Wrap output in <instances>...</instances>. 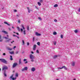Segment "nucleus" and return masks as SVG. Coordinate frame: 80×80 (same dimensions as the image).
Returning a JSON list of instances; mask_svg holds the SVG:
<instances>
[{
    "label": "nucleus",
    "instance_id": "1",
    "mask_svg": "<svg viewBox=\"0 0 80 80\" xmlns=\"http://www.w3.org/2000/svg\"><path fill=\"white\" fill-rule=\"evenodd\" d=\"M29 58L30 59H31V62H34V60L33 59H35V56H34L32 54H30L29 55Z\"/></svg>",
    "mask_w": 80,
    "mask_h": 80
},
{
    "label": "nucleus",
    "instance_id": "2",
    "mask_svg": "<svg viewBox=\"0 0 80 80\" xmlns=\"http://www.w3.org/2000/svg\"><path fill=\"white\" fill-rule=\"evenodd\" d=\"M0 61L1 62H2L4 63L7 64V62L6 61V60L4 59H0Z\"/></svg>",
    "mask_w": 80,
    "mask_h": 80
},
{
    "label": "nucleus",
    "instance_id": "3",
    "mask_svg": "<svg viewBox=\"0 0 80 80\" xmlns=\"http://www.w3.org/2000/svg\"><path fill=\"white\" fill-rule=\"evenodd\" d=\"M28 69V68L27 67H25L24 68L22 69L21 70L22 72H23L25 71V70H26L27 71V69Z\"/></svg>",
    "mask_w": 80,
    "mask_h": 80
},
{
    "label": "nucleus",
    "instance_id": "4",
    "mask_svg": "<svg viewBox=\"0 0 80 80\" xmlns=\"http://www.w3.org/2000/svg\"><path fill=\"white\" fill-rule=\"evenodd\" d=\"M8 70V67L7 66H4L2 68V70Z\"/></svg>",
    "mask_w": 80,
    "mask_h": 80
},
{
    "label": "nucleus",
    "instance_id": "5",
    "mask_svg": "<svg viewBox=\"0 0 80 80\" xmlns=\"http://www.w3.org/2000/svg\"><path fill=\"white\" fill-rule=\"evenodd\" d=\"M17 65H18V64L17 63H13L12 65V68H15V67H16Z\"/></svg>",
    "mask_w": 80,
    "mask_h": 80
},
{
    "label": "nucleus",
    "instance_id": "6",
    "mask_svg": "<svg viewBox=\"0 0 80 80\" xmlns=\"http://www.w3.org/2000/svg\"><path fill=\"white\" fill-rule=\"evenodd\" d=\"M36 48H37V45H36L35 44L33 46L32 49L33 50H35L36 49Z\"/></svg>",
    "mask_w": 80,
    "mask_h": 80
},
{
    "label": "nucleus",
    "instance_id": "7",
    "mask_svg": "<svg viewBox=\"0 0 80 80\" xmlns=\"http://www.w3.org/2000/svg\"><path fill=\"white\" fill-rule=\"evenodd\" d=\"M31 71L32 72H35V68H31Z\"/></svg>",
    "mask_w": 80,
    "mask_h": 80
},
{
    "label": "nucleus",
    "instance_id": "8",
    "mask_svg": "<svg viewBox=\"0 0 80 80\" xmlns=\"http://www.w3.org/2000/svg\"><path fill=\"white\" fill-rule=\"evenodd\" d=\"M3 41V39L2 38V36L0 35V42H2Z\"/></svg>",
    "mask_w": 80,
    "mask_h": 80
},
{
    "label": "nucleus",
    "instance_id": "9",
    "mask_svg": "<svg viewBox=\"0 0 80 80\" xmlns=\"http://www.w3.org/2000/svg\"><path fill=\"white\" fill-rule=\"evenodd\" d=\"M2 32H3V33H4L5 34H8V32H6L5 31H2Z\"/></svg>",
    "mask_w": 80,
    "mask_h": 80
},
{
    "label": "nucleus",
    "instance_id": "10",
    "mask_svg": "<svg viewBox=\"0 0 80 80\" xmlns=\"http://www.w3.org/2000/svg\"><path fill=\"white\" fill-rule=\"evenodd\" d=\"M62 69H63V68H64L65 70H67V67H66L65 66H63L62 67Z\"/></svg>",
    "mask_w": 80,
    "mask_h": 80
},
{
    "label": "nucleus",
    "instance_id": "11",
    "mask_svg": "<svg viewBox=\"0 0 80 80\" xmlns=\"http://www.w3.org/2000/svg\"><path fill=\"white\" fill-rule=\"evenodd\" d=\"M7 48L8 50H12V48H10L9 47H7Z\"/></svg>",
    "mask_w": 80,
    "mask_h": 80
},
{
    "label": "nucleus",
    "instance_id": "12",
    "mask_svg": "<svg viewBox=\"0 0 80 80\" xmlns=\"http://www.w3.org/2000/svg\"><path fill=\"white\" fill-rule=\"evenodd\" d=\"M36 35H37V36H40L41 35L40 34L38 33L37 32H36Z\"/></svg>",
    "mask_w": 80,
    "mask_h": 80
},
{
    "label": "nucleus",
    "instance_id": "13",
    "mask_svg": "<svg viewBox=\"0 0 80 80\" xmlns=\"http://www.w3.org/2000/svg\"><path fill=\"white\" fill-rule=\"evenodd\" d=\"M4 23L5 24H7L8 26H10V24H8V22H4Z\"/></svg>",
    "mask_w": 80,
    "mask_h": 80
},
{
    "label": "nucleus",
    "instance_id": "14",
    "mask_svg": "<svg viewBox=\"0 0 80 80\" xmlns=\"http://www.w3.org/2000/svg\"><path fill=\"white\" fill-rule=\"evenodd\" d=\"M71 64L72 66H74L75 65V62H72L71 63Z\"/></svg>",
    "mask_w": 80,
    "mask_h": 80
},
{
    "label": "nucleus",
    "instance_id": "15",
    "mask_svg": "<svg viewBox=\"0 0 80 80\" xmlns=\"http://www.w3.org/2000/svg\"><path fill=\"white\" fill-rule=\"evenodd\" d=\"M53 34L54 35H57V32H53Z\"/></svg>",
    "mask_w": 80,
    "mask_h": 80
},
{
    "label": "nucleus",
    "instance_id": "16",
    "mask_svg": "<svg viewBox=\"0 0 80 80\" xmlns=\"http://www.w3.org/2000/svg\"><path fill=\"white\" fill-rule=\"evenodd\" d=\"M26 31H25V30H24L23 32V33L24 34V35H26Z\"/></svg>",
    "mask_w": 80,
    "mask_h": 80
},
{
    "label": "nucleus",
    "instance_id": "17",
    "mask_svg": "<svg viewBox=\"0 0 80 80\" xmlns=\"http://www.w3.org/2000/svg\"><path fill=\"white\" fill-rule=\"evenodd\" d=\"M19 64H20L21 63H22V62H21V58H20L19 59Z\"/></svg>",
    "mask_w": 80,
    "mask_h": 80
},
{
    "label": "nucleus",
    "instance_id": "18",
    "mask_svg": "<svg viewBox=\"0 0 80 80\" xmlns=\"http://www.w3.org/2000/svg\"><path fill=\"white\" fill-rule=\"evenodd\" d=\"M38 5L39 6H41V5H42V4H41V3H40V2H38Z\"/></svg>",
    "mask_w": 80,
    "mask_h": 80
},
{
    "label": "nucleus",
    "instance_id": "19",
    "mask_svg": "<svg viewBox=\"0 0 80 80\" xmlns=\"http://www.w3.org/2000/svg\"><path fill=\"white\" fill-rule=\"evenodd\" d=\"M53 43L54 44V45H56V44H57V42L56 41H54L53 42Z\"/></svg>",
    "mask_w": 80,
    "mask_h": 80
},
{
    "label": "nucleus",
    "instance_id": "20",
    "mask_svg": "<svg viewBox=\"0 0 80 80\" xmlns=\"http://www.w3.org/2000/svg\"><path fill=\"white\" fill-rule=\"evenodd\" d=\"M9 53H10V54H14V52L12 51V52H10Z\"/></svg>",
    "mask_w": 80,
    "mask_h": 80
},
{
    "label": "nucleus",
    "instance_id": "21",
    "mask_svg": "<svg viewBox=\"0 0 80 80\" xmlns=\"http://www.w3.org/2000/svg\"><path fill=\"white\" fill-rule=\"evenodd\" d=\"M10 60H11V61L13 60V58H12V56H10Z\"/></svg>",
    "mask_w": 80,
    "mask_h": 80
},
{
    "label": "nucleus",
    "instance_id": "22",
    "mask_svg": "<svg viewBox=\"0 0 80 80\" xmlns=\"http://www.w3.org/2000/svg\"><path fill=\"white\" fill-rule=\"evenodd\" d=\"M15 77H18V73H16V74H15Z\"/></svg>",
    "mask_w": 80,
    "mask_h": 80
},
{
    "label": "nucleus",
    "instance_id": "23",
    "mask_svg": "<svg viewBox=\"0 0 80 80\" xmlns=\"http://www.w3.org/2000/svg\"><path fill=\"white\" fill-rule=\"evenodd\" d=\"M13 77V74L12 75V76H11V77H10V79H12Z\"/></svg>",
    "mask_w": 80,
    "mask_h": 80
},
{
    "label": "nucleus",
    "instance_id": "24",
    "mask_svg": "<svg viewBox=\"0 0 80 80\" xmlns=\"http://www.w3.org/2000/svg\"><path fill=\"white\" fill-rule=\"evenodd\" d=\"M54 7H58V5L56 4L54 6Z\"/></svg>",
    "mask_w": 80,
    "mask_h": 80
},
{
    "label": "nucleus",
    "instance_id": "25",
    "mask_svg": "<svg viewBox=\"0 0 80 80\" xmlns=\"http://www.w3.org/2000/svg\"><path fill=\"white\" fill-rule=\"evenodd\" d=\"M10 40H11V39H9L8 40H7L5 41V42H9Z\"/></svg>",
    "mask_w": 80,
    "mask_h": 80
},
{
    "label": "nucleus",
    "instance_id": "26",
    "mask_svg": "<svg viewBox=\"0 0 80 80\" xmlns=\"http://www.w3.org/2000/svg\"><path fill=\"white\" fill-rule=\"evenodd\" d=\"M58 56L57 55H55L53 56L54 58H56Z\"/></svg>",
    "mask_w": 80,
    "mask_h": 80
},
{
    "label": "nucleus",
    "instance_id": "27",
    "mask_svg": "<svg viewBox=\"0 0 80 80\" xmlns=\"http://www.w3.org/2000/svg\"><path fill=\"white\" fill-rule=\"evenodd\" d=\"M37 45H39V46L40 45V43L39 42H38L37 43Z\"/></svg>",
    "mask_w": 80,
    "mask_h": 80
},
{
    "label": "nucleus",
    "instance_id": "28",
    "mask_svg": "<svg viewBox=\"0 0 80 80\" xmlns=\"http://www.w3.org/2000/svg\"><path fill=\"white\" fill-rule=\"evenodd\" d=\"M38 18L39 19V20H40L41 21H42V19L40 17H38Z\"/></svg>",
    "mask_w": 80,
    "mask_h": 80
},
{
    "label": "nucleus",
    "instance_id": "29",
    "mask_svg": "<svg viewBox=\"0 0 80 80\" xmlns=\"http://www.w3.org/2000/svg\"><path fill=\"white\" fill-rule=\"evenodd\" d=\"M74 32L75 33H77L78 32V30H75L74 31Z\"/></svg>",
    "mask_w": 80,
    "mask_h": 80
},
{
    "label": "nucleus",
    "instance_id": "30",
    "mask_svg": "<svg viewBox=\"0 0 80 80\" xmlns=\"http://www.w3.org/2000/svg\"><path fill=\"white\" fill-rule=\"evenodd\" d=\"M17 29H18V31H20V28H19V27H18Z\"/></svg>",
    "mask_w": 80,
    "mask_h": 80
},
{
    "label": "nucleus",
    "instance_id": "31",
    "mask_svg": "<svg viewBox=\"0 0 80 80\" xmlns=\"http://www.w3.org/2000/svg\"><path fill=\"white\" fill-rule=\"evenodd\" d=\"M12 80H16V79H17V78H12Z\"/></svg>",
    "mask_w": 80,
    "mask_h": 80
},
{
    "label": "nucleus",
    "instance_id": "32",
    "mask_svg": "<svg viewBox=\"0 0 80 80\" xmlns=\"http://www.w3.org/2000/svg\"><path fill=\"white\" fill-rule=\"evenodd\" d=\"M40 3H43V0H39Z\"/></svg>",
    "mask_w": 80,
    "mask_h": 80
},
{
    "label": "nucleus",
    "instance_id": "33",
    "mask_svg": "<svg viewBox=\"0 0 80 80\" xmlns=\"http://www.w3.org/2000/svg\"><path fill=\"white\" fill-rule=\"evenodd\" d=\"M22 45H24V43H25V42H24V40H22Z\"/></svg>",
    "mask_w": 80,
    "mask_h": 80
},
{
    "label": "nucleus",
    "instance_id": "34",
    "mask_svg": "<svg viewBox=\"0 0 80 80\" xmlns=\"http://www.w3.org/2000/svg\"><path fill=\"white\" fill-rule=\"evenodd\" d=\"M22 26L23 29L24 30H25V28L24 27V26H23V25H22Z\"/></svg>",
    "mask_w": 80,
    "mask_h": 80
},
{
    "label": "nucleus",
    "instance_id": "35",
    "mask_svg": "<svg viewBox=\"0 0 80 80\" xmlns=\"http://www.w3.org/2000/svg\"><path fill=\"white\" fill-rule=\"evenodd\" d=\"M63 35H61V38H63Z\"/></svg>",
    "mask_w": 80,
    "mask_h": 80
},
{
    "label": "nucleus",
    "instance_id": "36",
    "mask_svg": "<svg viewBox=\"0 0 80 80\" xmlns=\"http://www.w3.org/2000/svg\"><path fill=\"white\" fill-rule=\"evenodd\" d=\"M36 52L37 53H39V51H38V50H36Z\"/></svg>",
    "mask_w": 80,
    "mask_h": 80
},
{
    "label": "nucleus",
    "instance_id": "37",
    "mask_svg": "<svg viewBox=\"0 0 80 80\" xmlns=\"http://www.w3.org/2000/svg\"><path fill=\"white\" fill-rule=\"evenodd\" d=\"M54 21L55 22H57V20L56 19H54Z\"/></svg>",
    "mask_w": 80,
    "mask_h": 80
},
{
    "label": "nucleus",
    "instance_id": "38",
    "mask_svg": "<svg viewBox=\"0 0 80 80\" xmlns=\"http://www.w3.org/2000/svg\"><path fill=\"white\" fill-rule=\"evenodd\" d=\"M35 41V37H33V41L34 42Z\"/></svg>",
    "mask_w": 80,
    "mask_h": 80
},
{
    "label": "nucleus",
    "instance_id": "39",
    "mask_svg": "<svg viewBox=\"0 0 80 80\" xmlns=\"http://www.w3.org/2000/svg\"><path fill=\"white\" fill-rule=\"evenodd\" d=\"M4 75L5 77H7V74L5 73H4Z\"/></svg>",
    "mask_w": 80,
    "mask_h": 80
},
{
    "label": "nucleus",
    "instance_id": "40",
    "mask_svg": "<svg viewBox=\"0 0 80 80\" xmlns=\"http://www.w3.org/2000/svg\"><path fill=\"white\" fill-rule=\"evenodd\" d=\"M4 38H5V39H7L8 38H7V37H4Z\"/></svg>",
    "mask_w": 80,
    "mask_h": 80
},
{
    "label": "nucleus",
    "instance_id": "41",
    "mask_svg": "<svg viewBox=\"0 0 80 80\" xmlns=\"http://www.w3.org/2000/svg\"><path fill=\"white\" fill-rule=\"evenodd\" d=\"M27 28V30H29V26H28Z\"/></svg>",
    "mask_w": 80,
    "mask_h": 80
},
{
    "label": "nucleus",
    "instance_id": "42",
    "mask_svg": "<svg viewBox=\"0 0 80 80\" xmlns=\"http://www.w3.org/2000/svg\"><path fill=\"white\" fill-rule=\"evenodd\" d=\"M14 12H17V10L16 9L14 10Z\"/></svg>",
    "mask_w": 80,
    "mask_h": 80
},
{
    "label": "nucleus",
    "instance_id": "43",
    "mask_svg": "<svg viewBox=\"0 0 80 80\" xmlns=\"http://www.w3.org/2000/svg\"><path fill=\"white\" fill-rule=\"evenodd\" d=\"M21 32H23V29H22V28H21Z\"/></svg>",
    "mask_w": 80,
    "mask_h": 80
},
{
    "label": "nucleus",
    "instance_id": "44",
    "mask_svg": "<svg viewBox=\"0 0 80 80\" xmlns=\"http://www.w3.org/2000/svg\"><path fill=\"white\" fill-rule=\"evenodd\" d=\"M24 62H25V61H27V59H24L23 60Z\"/></svg>",
    "mask_w": 80,
    "mask_h": 80
},
{
    "label": "nucleus",
    "instance_id": "45",
    "mask_svg": "<svg viewBox=\"0 0 80 80\" xmlns=\"http://www.w3.org/2000/svg\"><path fill=\"white\" fill-rule=\"evenodd\" d=\"M58 69H62V68H58Z\"/></svg>",
    "mask_w": 80,
    "mask_h": 80
},
{
    "label": "nucleus",
    "instance_id": "46",
    "mask_svg": "<svg viewBox=\"0 0 80 80\" xmlns=\"http://www.w3.org/2000/svg\"><path fill=\"white\" fill-rule=\"evenodd\" d=\"M18 51H16V54H18Z\"/></svg>",
    "mask_w": 80,
    "mask_h": 80
},
{
    "label": "nucleus",
    "instance_id": "47",
    "mask_svg": "<svg viewBox=\"0 0 80 80\" xmlns=\"http://www.w3.org/2000/svg\"><path fill=\"white\" fill-rule=\"evenodd\" d=\"M28 13H30V10L29 9H28Z\"/></svg>",
    "mask_w": 80,
    "mask_h": 80
},
{
    "label": "nucleus",
    "instance_id": "48",
    "mask_svg": "<svg viewBox=\"0 0 80 80\" xmlns=\"http://www.w3.org/2000/svg\"><path fill=\"white\" fill-rule=\"evenodd\" d=\"M28 63V62L26 61V62H24V63H25V64H26V63Z\"/></svg>",
    "mask_w": 80,
    "mask_h": 80
},
{
    "label": "nucleus",
    "instance_id": "49",
    "mask_svg": "<svg viewBox=\"0 0 80 80\" xmlns=\"http://www.w3.org/2000/svg\"><path fill=\"white\" fill-rule=\"evenodd\" d=\"M29 42H27V45L28 46V45H29Z\"/></svg>",
    "mask_w": 80,
    "mask_h": 80
},
{
    "label": "nucleus",
    "instance_id": "50",
    "mask_svg": "<svg viewBox=\"0 0 80 80\" xmlns=\"http://www.w3.org/2000/svg\"><path fill=\"white\" fill-rule=\"evenodd\" d=\"M35 8L36 9H38V8H37V6H35Z\"/></svg>",
    "mask_w": 80,
    "mask_h": 80
},
{
    "label": "nucleus",
    "instance_id": "51",
    "mask_svg": "<svg viewBox=\"0 0 80 80\" xmlns=\"http://www.w3.org/2000/svg\"><path fill=\"white\" fill-rule=\"evenodd\" d=\"M31 53H32V54H33L34 53V52H31Z\"/></svg>",
    "mask_w": 80,
    "mask_h": 80
},
{
    "label": "nucleus",
    "instance_id": "52",
    "mask_svg": "<svg viewBox=\"0 0 80 80\" xmlns=\"http://www.w3.org/2000/svg\"><path fill=\"white\" fill-rule=\"evenodd\" d=\"M16 33V34L17 35H19V34H18V32H17Z\"/></svg>",
    "mask_w": 80,
    "mask_h": 80
},
{
    "label": "nucleus",
    "instance_id": "53",
    "mask_svg": "<svg viewBox=\"0 0 80 80\" xmlns=\"http://www.w3.org/2000/svg\"><path fill=\"white\" fill-rule=\"evenodd\" d=\"M78 12H80V8H79V9H78Z\"/></svg>",
    "mask_w": 80,
    "mask_h": 80
},
{
    "label": "nucleus",
    "instance_id": "54",
    "mask_svg": "<svg viewBox=\"0 0 80 80\" xmlns=\"http://www.w3.org/2000/svg\"><path fill=\"white\" fill-rule=\"evenodd\" d=\"M13 37H17V36L15 35H14V34H13Z\"/></svg>",
    "mask_w": 80,
    "mask_h": 80
},
{
    "label": "nucleus",
    "instance_id": "55",
    "mask_svg": "<svg viewBox=\"0 0 80 80\" xmlns=\"http://www.w3.org/2000/svg\"><path fill=\"white\" fill-rule=\"evenodd\" d=\"M3 55H5L6 54L5 53H3Z\"/></svg>",
    "mask_w": 80,
    "mask_h": 80
},
{
    "label": "nucleus",
    "instance_id": "56",
    "mask_svg": "<svg viewBox=\"0 0 80 80\" xmlns=\"http://www.w3.org/2000/svg\"><path fill=\"white\" fill-rule=\"evenodd\" d=\"M16 48V46H14V47H13V48H14H14Z\"/></svg>",
    "mask_w": 80,
    "mask_h": 80
},
{
    "label": "nucleus",
    "instance_id": "57",
    "mask_svg": "<svg viewBox=\"0 0 80 80\" xmlns=\"http://www.w3.org/2000/svg\"><path fill=\"white\" fill-rule=\"evenodd\" d=\"M9 30L11 31V29L10 28H9Z\"/></svg>",
    "mask_w": 80,
    "mask_h": 80
},
{
    "label": "nucleus",
    "instance_id": "58",
    "mask_svg": "<svg viewBox=\"0 0 80 80\" xmlns=\"http://www.w3.org/2000/svg\"><path fill=\"white\" fill-rule=\"evenodd\" d=\"M27 8L28 9V10H29V8L27 7Z\"/></svg>",
    "mask_w": 80,
    "mask_h": 80
},
{
    "label": "nucleus",
    "instance_id": "59",
    "mask_svg": "<svg viewBox=\"0 0 80 80\" xmlns=\"http://www.w3.org/2000/svg\"><path fill=\"white\" fill-rule=\"evenodd\" d=\"M7 37H8V35H7Z\"/></svg>",
    "mask_w": 80,
    "mask_h": 80
},
{
    "label": "nucleus",
    "instance_id": "60",
    "mask_svg": "<svg viewBox=\"0 0 80 80\" xmlns=\"http://www.w3.org/2000/svg\"><path fill=\"white\" fill-rule=\"evenodd\" d=\"M16 37H17L18 38H19V37H18V36H17Z\"/></svg>",
    "mask_w": 80,
    "mask_h": 80
},
{
    "label": "nucleus",
    "instance_id": "61",
    "mask_svg": "<svg viewBox=\"0 0 80 80\" xmlns=\"http://www.w3.org/2000/svg\"><path fill=\"white\" fill-rule=\"evenodd\" d=\"M17 17H19V16H18V15H17Z\"/></svg>",
    "mask_w": 80,
    "mask_h": 80
},
{
    "label": "nucleus",
    "instance_id": "62",
    "mask_svg": "<svg viewBox=\"0 0 80 80\" xmlns=\"http://www.w3.org/2000/svg\"><path fill=\"white\" fill-rule=\"evenodd\" d=\"M18 22L19 23H20V21H18Z\"/></svg>",
    "mask_w": 80,
    "mask_h": 80
},
{
    "label": "nucleus",
    "instance_id": "63",
    "mask_svg": "<svg viewBox=\"0 0 80 80\" xmlns=\"http://www.w3.org/2000/svg\"><path fill=\"white\" fill-rule=\"evenodd\" d=\"M13 33H16L15 32H13Z\"/></svg>",
    "mask_w": 80,
    "mask_h": 80
},
{
    "label": "nucleus",
    "instance_id": "64",
    "mask_svg": "<svg viewBox=\"0 0 80 80\" xmlns=\"http://www.w3.org/2000/svg\"><path fill=\"white\" fill-rule=\"evenodd\" d=\"M11 43H13V42H11Z\"/></svg>",
    "mask_w": 80,
    "mask_h": 80
}]
</instances>
